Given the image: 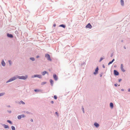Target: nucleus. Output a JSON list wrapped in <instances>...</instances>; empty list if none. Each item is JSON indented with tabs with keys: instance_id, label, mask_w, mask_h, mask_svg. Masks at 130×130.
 Returning <instances> with one entry per match:
<instances>
[{
	"instance_id": "nucleus-24",
	"label": "nucleus",
	"mask_w": 130,
	"mask_h": 130,
	"mask_svg": "<svg viewBox=\"0 0 130 130\" xmlns=\"http://www.w3.org/2000/svg\"><path fill=\"white\" fill-rule=\"evenodd\" d=\"M8 62L9 63L10 65H11L12 64V62L11 60H9Z\"/></svg>"
},
{
	"instance_id": "nucleus-37",
	"label": "nucleus",
	"mask_w": 130,
	"mask_h": 130,
	"mask_svg": "<svg viewBox=\"0 0 130 130\" xmlns=\"http://www.w3.org/2000/svg\"><path fill=\"white\" fill-rule=\"evenodd\" d=\"M122 80V79H119L118 82H120Z\"/></svg>"
},
{
	"instance_id": "nucleus-52",
	"label": "nucleus",
	"mask_w": 130,
	"mask_h": 130,
	"mask_svg": "<svg viewBox=\"0 0 130 130\" xmlns=\"http://www.w3.org/2000/svg\"><path fill=\"white\" fill-rule=\"evenodd\" d=\"M17 31H16L15 32V33H17Z\"/></svg>"
},
{
	"instance_id": "nucleus-3",
	"label": "nucleus",
	"mask_w": 130,
	"mask_h": 130,
	"mask_svg": "<svg viewBox=\"0 0 130 130\" xmlns=\"http://www.w3.org/2000/svg\"><path fill=\"white\" fill-rule=\"evenodd\" d=\"M31 77L32 78L37 77L40 78H42V76L41 75L36 74L32 76Z\"/></svg>"
},
{
	"instance_id": "nucleus-29",
	"label": "nucleus",
	"mask_w": 130,
	"mask_h": 130,
	"mask_svg": "<svg viewBox=\"0 0 130 130\" xmlns=\"http://www.w3.org/2000/svg\"><path fill=\"white\" fill-rule=\"evenodd\" d=\"M104 59V58H103V57H101L99 61V62H101L103 60V59Z\"/></svg>"
},
{
	"instance_id": "nucleus-38",
	"label": "nucleus",
	"mask_w": 130,
	"mask_h": 130,
	"mask_svg": "<svg viewBox=\"0 0 130 130\" xmlns=\"http://www.w3.org/2000/svg\"><path fill=\"white\" fill-rule=\"evenodd\" d=\"M51 104H53L54 103V101H51Z\"/></svg>"
},
{
	"instance_id": "nucleus-46",
	"label": "nucleus",
	"mask_w": 130,
	"mask_h": 130,
	"mask_svg": "<svg viewBox=\"0 0 130 130\" xmlns=\"http://www.w3.org/2000/svg\"><path fill=\"white\" fill-rule=\"evenodd\" d=\"M7 107H10V105H8L7 106Z\"/></svg>"
},
{
	"instance_id": "nucleus-20",
	"label": "nucleus",
	"mask_w": 130,
	"mask_h": 130,
	"mask_svg": "<svg viewBox=\"0 0 130 130\" xmlns=\"http://www.w3.org/2000/svg\"><path fill=\"white\" fill-rule=\"evenodd\" d=\"M20 103L21 104H25V103L24 102H23L22 101H21L20 102Z\"/></svg>"
},
{
	"instance_id": "nucleus-47",
	"label": "nucleus",
	"mask_w": 130,
	"mask_h": 130,
	"mask_svg": "<svg viewBox=\"0 0 130 130\" xmlns=\"http://www.w3.org/2000/svg\"><path fill=\"white\" fill-rule=\"evenodd\" d=\"M121 90L122 91H124V89H121Z\"/></svg>"
},
{
	"instance_id": "nucleus-33",
	"label": "nucleus",
	"mask_w": 130,
	"mask_h": 130,
	"mask_svg": "<svg viewBox=\"0 0 130 130\" xmlns=\"http://www.w3.org/2000/svg\"><path fill=\"white\" fill-rule=\"evenodd\" d=\"M55 113L57 116H59L58 114V113L57 112H55Z\"/></svg>"
},
{
	"instance_id": "nucleus-8",
	"label": "nucleus",
	"mask_w": 130,
	"mask_h": 130,
	"mask_svg": "<svg viewBox=\"0 0 130 130\" xmlns=\"http://www.w3.org/2000/svg\"><path fill=\"white\" fill-rule=\"evenodd\" d=\"M7 36L8 37L11 38H12L13 37L12 34H10L9 33H7Z\"/></svg>"
},
{
	"instance_id": "nucleus-50",
	"label": "nucleus",
	"mask_w": 130,
	"mask_h": 130,
	"mask_svg": "<svg viewBox=\"0 0 130 130\" xmlns=\"http://www.w3.org/2000/svg\"><path fill=\"white\" fill-rule=\"evenodd\" d=\"M123 40H122L121 41L122 42H123Z\"/></svg>"
},
{
	"instance_id": "nucleus-30",
	"label": "nucleus",
	"mask_w": 130,
	"mask_h": 130,
	"mask_svg": "<svg viewBox=\"0 0 130 130\" xmlns=\"http://www.w3.org/2000/svg\"><path fill=\"white\" fill-rule=\"evenodd\" d=\"M54 98L55 100H56L57 99V97L56 95H54Z\"/></svg>"
},
{
	"instance_id": "nucleus-6",
	"label": "nucleus",
	"mask_w": 130,
	"mask_h": 130,
	"mask_svg": "<svg viewBox=\"0 0 130 130\" xmlns=\"http://www.w3.org/2000/svg\"><path fill=\"white\" fill-rule=\"evenodd\" d=\"M53 77L55 80L57 81L58 80V77L56 74L55 73L53 74Z\"/></svg>"
},
{
	"instance_id": "nucleus-39",
	"label": "nucleus",
	"mask_w": 130,
	"mask_h": 130,
	"mask_svg": "<svg viewBox=\"0 0 130 130\" xmlns=\"http://www.w3.org/2000/svg\"><path fill=\"white\" fill-rule=\"evenodd\" d=\"M30 121L31 122H33V120L32 119H31L30 120Z\"/></svg>"
},
{
	"instance_id": "nucleus-15",
	"label": "nucleus",
	"mask_w": 130,
	"mask_h": 130,
	"mask_svg": "<svg viewBox=\"0 0 130 130\" xmlns=\"http://www.w3.org/2000/svg\"><path fill=\"white\" fill-rule=\"evenodd\" d=\"M50 82L51 84V85L52 86H53V80L52 79H50Z\"/></svg>"
},
{
	"instance_id": "nucleus-49",
	"label": "nucleus",
	"mask_w": 130,
	"mask_h": 130,
	"mask_svg": "<svg viewBox=\"0 0 130 130\" xmlns=\"http://www.w3.org/2000/svg\"><path fill=\"white\" fill-rule=\"evenodd\" d=\"M114 67H117V66H116V65H114Z\"/></svg>"
},
{
	"instance_id": "nucleus-21",
	"label": "nucleus",
	"mask_w": 130,
	"mask_h": 130,
	"mask_svg": "<svg viewBox=\"0 0 130 130\" xmlns=\"http://www.w3.org/2000/svg\"><path fill=\"white\" fill-rule=\"evenodd\" d=\"M20 115L21 116V118H24V117H26L25 115H24L22 114V115Z\"/></svg>"
},
{
	"instance_id": "nucleus-14",
	"label": "nucleus",
	"mask_w": 130,
	"mask_h": 130,
	"mask_svg": "<svg viewBox=\"0 0 130 130\" xmlns=\"http://www.w3.org/2000/svg\"><path fill=\"white\" fill-rule=\"evenodd\" d=\"M121 4V5L122 6H123L124 5V1L123 0H121L120 1Z\"/></svg>"
},
{
	"instance_id": "nucleus-25",
	"label": "nucleus",
	"mask_w": 130,
	"mask_h": 130,
	"mask_svg": "<svg viewBox=\"0 0 130 130\" xmlns=\"http://www.w3.org/2000/svg\"><path fill=\"white\" fill-rule=\"evenodd\" d=\"M5 94V93H0V96H3Z\"/></svg>"
},
{
	"instance_id": "nucleus-28",
	"label": "nucleus",
	"mask_w": 130,
	"mask_h": 130,
	"mask_svg": "<svg viewBox=\"0 0 130 130\" xmlns=\"http://www.w3.org/2000/svg\"><path fill=\"white\" fill-rule=\"evenodd\" d=\"M34 91L35 92H37L39 91V90L38 89H35L34 90Z\"/></svg>"
},
{
	"instance_id": "nucleus-26",
	"label": "nucleus",
	"mask_w": 130,
	"mask_h": 130,
	"mask_svg": "<svg viewBox=\"0 0 130 130\" xmlns=\"http://www.w3.org/2000/svg\"><path fill=\"white\" fill-rule=\"evenodd\" d=\"M46 82H43L41 83V85H44L46 83Z\"/></svg>"
},
{
	"instance_id": "nucleus-22",
	"label": "nucleus",
	"mask_w": 130,
	"mask_h": 130,
	"mask_svg": "<svg viewBox=\"0 0 130 130\" xmlns=\"http://www.w3.org/2000/svg\"><path fill=\"white\" fill-rule=\"evenodd\" d=\"M11 128L12 129V130H15V128L14 126H11Z\"/></svg>"
},
{
	"instance_id": "nucleus-48",
	"label": "nucleus",
	"mask_w": 130,
	"mask_h": 130,
	"mask_svg": "<svg viewBox=\"0 0 130 130\" xmlns=\"http://www.w3.org/2000/svg\"><path fill=\"white\" fill-rule=\"evenodd\" d=\"M124 49H125L126 48V47H125V46H124Z\"/></svg>"
},
{
	"instance_id": "nucleus-4",
	"label": "nucleus",
	"mask_w": 130,
	"mask_h": 130,
	"mask_svg": "<svg viewBox=\"0 0 130 130\" xmlns=\"http://www.w3.org/2000/svg\"><path fill=\"white\" fill-rule=\"evenodd\" d=\"M99 70V67L97 66L95 69V72L93 73V74L94 75H96L98 73V70Z\"/></svg>"
},
{
	"instance_id": "nucleus-43",
	"label": "nucleus",
	"mask_w": 130,
	"mask_h": 130,
	"mask_svg": "<svg viewBox=\"0 0 130 130\" xmlns=\"http://www.w3.org/2000/svg\"><path fill=\"white\" fill-rule=\"evenodd\" d=\"M39 55H37V56H36V58H39Z\"/></svg>"
},
{
	"instance_id": "nucleus-41",
	"label": "nucleus",
	"mask_w": 130,
	"mask_h": 130,
	"mask_svg": "<svg viewBox=\"0 0 130 130\" xmlns=\"http://www.w3.org/2000/svg\"><path fill=\"white\" fill-rule=\"evenodd\" d=\"M56 24H54L53 25V27H55V26H56Z\"/></svg>"
},
{
	"instance_id": "nucleus-51",
	"label": "nucleus",
	"mask_w": 130,
	"mask_h": 130,
	"mask_svg": "<svg viewBox=\"0 0 130 130\" xmlns=\"http://www.w3.org/2000/svg\"><path fill=\"white\" fill-rule=\"evenodd\" d=\"M17 31H16L15 32V33H17Z\"/></svg>"
},
{
	"instance_id": "nucleus-13",
	"label": "nucleus",
	"mask_w": 130,
	"mask_h": 130,
	"mask_svg": "<svg viewBox=\"0 0 130 130\" xmlns=\"http://www.w3.org/2000/svg\"><path fill=\"white\" fill-rule=\"evenodd\" d=\"M110 106L111 108H113V104L112 102H111L110 103Z\"/></svg>"
},
{
	"instance_id": "nucleus-45",
	"label": "nucleus",
	"mask_w": 130,
	"mask_h": 130,
	"mask_svg": "<svg viewBox=\"0 0 130 130\" xmlns=\"http://www.w3.org/2000/svg\"><path fill=\"white\" fill-rule=\"evenodd\" d=\"M128 92L130 91V88H128Z\"/></svg>"
},
{
	"instance_id": "nucleus-53",
	"label": "nucleus",
	"mask_w": 130,
	"mask_h": 130,
	"mask_svg": "<svg viewBox=\"0 0 130 130\" xmlns=\"http://www.w3.org/2000/svg\"><path fill=\"white\" fill-rule=\"evenodd\" d=\"M83 64H81V65H82Z\"/></svg>"
},
{
	"instance_id": "nucleus-42",
	"label": "nucleus",
	"mask_w": 130,
	"mask_h": 130,
	"mask_svg": "<svg viewBox=\"0 0 130 130\" xmlns=\"http://www.w3.org/2000/svg\"><path fill=\"white\" fill-rule=\"evenodd\" d=\"M102 67H103V68H105V66L104 65V64H103V65H102Z\"/></svg>"
},
{
	"instance_id": "nucleus-32",
	"label": "nucleus",
	"mask_w": 130,
	"mask_h": 130,
	"mask_svg": "<svg viewBox=\"0 0 130 130\" xmlns=\"http://www.w3.org/2000/svg\"><path fill=\"white\" fill-rule=\"evenodd\" d=\"M82 111L83 112V113H84L85 112H84V108L83 107L82 108Z\"/></svg>"
},
{
	"instance_id": "nucleus-7",
	"label": "nucleus",
	"mask_w": 130,
	"mask_h": 130,
	"mask_svg": "<svg viewBox=\"0 0 130 130\" xmlns=\"http://www.w3.org/2000/svg\"><path fill=\"white\" fill-rule=\"evenodd\" d=\"M92 26L90 23H88L86 26V28H89L91 29L92 28Z\"/></svg>"
},
{
	"instance_id": "nucleus-9",
	"label": "nucleus",
	"mask_w": 130,
	"mask_h": 130,
	"mask_svg": "<svg viewBox=\"0 0 130 130\" xmlns=\"http://www.w3.org/2000/svg\"><path fill=\"white\" fill-rule=\"evenodd\" d=\"M1 125L2 126H3L5 128H8V129L9 128V126L8 125H6L5 124H3L1 123Z\"/></svg>"
},
{
	"instance_id": "nucleus-27",
	"label": "nucleus",
	"mask_w": 130,
	"mask_h": 130,
	"mask_svg": "<svg viewBox=\"0 0 130 130\" xmlns=\"http://www.w3.org/2000/svg\"><path fill=\"white\" fill-rule=\"evenodd\" d=\"M26 113L27 114H32V113L31 112H29V111H26Z\"/></svg>"
},
{
	"instance_id": "nucleus-35",
	"label": "nucleus",
	"mask_w": 130,
	"mask_h": 130,
	"mask_svg": "<svg viewBox=\"0 0 130 130\" xmlns=\"http://www.w3.org/2000/svg\"><path fill=\"white\" fill-rule=\"evenodd\" d=\"M7 111L9 113H10L11 112V110H7Z\"/></svg>"
},
{
	"instance_id": "nucleus-18",
	"label": "nucleus",
	"mask_w": 130,
	"mask_h": 130,
	"mask_svg": "<svg viewBox=\"0 0 130 130\" xmlns=\"http://www.w3.org/2000/svg\"><path fill=\"white\" fill-rule=\"evenodd\" d=\"M7 122L8 123H9V124H12V122L10 120H7Z\"/></svg>"
},
{
	"instance_id": "nucleus-34",
	"label": "nucleus",
	"mask_w": 130,
	"mask_h": 130,
	"mask_svg": "<svg viewBox=\"0 0 130 130\" xmlns=\"http://www.w3.org/2000/svg\"><path fill=\"white\" fill-rule=\"evenodd\" d=\"M114 86L115 87H117L118 85V84L117 83H116L114 84Z\"/></svg>"
},
{
	"instance_id": "nucleus-44",
	"label": "nucleus",
	"mask_w": 130,
	"mask_h": 130,
	"mask_svg": "<svg viewBox=\"0 0 130 130\" xmlns=\"http://www.w3.org/2000/svg\"><path fill=\"white\" fill-rule=\"evenodd\" d=\"M114 61H115V59H113L111 61H112V62H113Z\"/></svg>"
},
{
	"instance_id": "nucleus-2",
	"label": "nucleus",
	"mask_w": 130,
	"mask_h": 130,
	"mask_svg": "<svg viewBox=\"0 0 130 130\" xmlns=\"http://www.w3.org/2000/svg\"><path fill=\"white\" fill-rule=\"evenodd\" d=\"M45 57L47 59L50 61H51L52 59L50 58V55L48 54H46L45 55Z\"/></svg>"
},
{
	"instance_id": "nucleus-11",
	"label": "nucleus",
	"mask_w": 130,
	"mask_h": 130,
	"mask_svg": "<svg viewBox=\"0 0 130 130\" xmlns=\"http://www.w3.org/2000/svg\"><path fill=\"white\" fill-rule=\"evenodd\" d=\"M123 67V64H121V70L122 71H123V72H124L125 71V70L124 69Z\"/></svg>"
},
{
	"instance_id": "nucleus-31",
	"label": "nucleus",
	"mask_w": 130,
	"mask_h": 130,
	"mask_svg": "<svg viewBox=\"0 0 130 130\" xmlns=\"http://www.w3.org/2000/svg\"><path fill=\"white\" fill-rule=\"evenodd\" d=\"M113 63V62H112V61H110V62H109L108 63V65H109L110 64H112V63Z\"/></svg>"
},
{
	"instance_id": "nucleus-17",
	"label": "nucleus",
	"mask_w": 130,
	"mask_h": 130,
	"mask_svg": "<svg viewBox=\"0 0 130 130\" xmlns=\"http://www.w3.org/2000/svg\"><path fill=\"white\" fill-rule=\"evenodd\" d=\"M59 27H63V28H64L66 27V26L64 24H61V25H59Z\"/></svg>"
},
{
	"instance_id": "nucleus-10",
	"label": "nucleus",
	"mask_w": 130,
	"mask_h": 130,
	"mask_svg": "<svg viewBox=\"0 0 130 130\" xmlns=\"http://www.w3.org/2000/svg\"><path fill=\"white\" fill-rule=\"evenodd\" d=\"M1 64L2 65L3 67H4L6 65V63L4 62L3 59L2 60L1 62Z\"/></svg>"
},
{
	"instance_id": "nucleus-40",
	"label": "nucleus",
	"mask_w": 130,
	"mask_h": 130,
	"mask_svg": "<svg viewBox=\"0 0 130 130\" xmlns=\"http://www.w3.org/2000/svg\"><path fill=\"white\" fill-rule=\"evenodd\" d=\"M102 73H101V74H100V77H101L102 76Z\"/></svg>"
},
{
	"instance_id": "nucleus-16",
	"label": "nucleus",
	"mask_w": 130,
	"mask_h": 130,
	"mask_svg": "<svg viewBox=\"0 0 130 130\" xmlns=\"http://www.w3.org/2000/svg\"><path fill=\"white\" fill-rule=\"evenodd\" d=\"M48 74V73L46 71H44L42 73V74L43 75H44L45 74Z\"/></svg>"
},
{
	"instance_id": "nucleus-19",
	"label": "nucleus",
	"mask_w": 130,
	"mask_h": 130,
	"mask_svg": "<svg viewBox=\"0 0 130 130\" xmlns=\"http://www.w3.org/2000/svg\"><path fill=\"white\" fill-rule=\"evenodd\" d=\"M30 59L33 61H34L35 60V58L34 57H30Z\"/></svg>"
},
{
	"instance_id": "nucleus-1",
	"label": "nucleus",
	"mask_w": 130,
	"mask_h": 130,
	"mask_svg": "<svg viewBox=\"0 0 130 130\" xmlns=\"http://www.w3.org/2000/svg\"><path fill=\"white\" fill-rule=\"evenodd\" d=\"M27 77L28 76L27 75H26L25 76H14L9 79L6 82V83H7L9 82L13 81L15 80L17 78L25 80Z\"/></svg>"
},
{
	"instance_id": "nucleus-23",
	"label": "nucleus",
	"mask_w": 130,
	"mask_h": 130,
	"mask_svg": "<svg viewBox=\"0 0 130 130\" xmlns=\"http://www.w3.org/2000/svg\"><path fill=\"white\" fill-rule=\"evenodd\" d=\"M17 118L18 119H19V120L21 118L20 115H19L18 116H17Z\"/></svg>"
},
{
	"instance_id": "nucleus-36",
	"label": "nucleus",
	"mask_w": 130,
	"mask_h": 130,
	"mask_svg": "<svg viewBox=\"0 0 130 130\" xmlns=\"http://www.w3.org/2000/svg\"><path fill=\"white\" fill-rule=\"evenodd\" d=\"M113 53H112L111 54L110 57H112L113 56Z\"/></svg>"
},
{
	"instance_id": "nucleus-12",
	"label": "nucleus",
	"mask_w": 130,
	"mask_h": 130,
	"mask_svg": "<svg viewBox=\"0 0 130 130\" xmlns=\"http://www.w3.org/2000/svg\"><path fill=\"white\" fill-rule=\"evenodd\" d=\"M94 126L96 128H98L99 126V124L98 123L95 122L94 123Z\"/></svg>"
},
{
	"instance_id": "nucleus-5",
	"label": "nucleus",
	"mask_w": 130,
	"mask_h": 130,
	"mask_svg": "<svg viewBox=\"0 0 130 130\" xmlns=\"http://www.w3.org/2000/svg\"><path fill=\"white\" fill-rule=\"evenodd\" d=\"M114 74L115 76H118L119 74V72L116 70H114L113 71Z\"/></svg>"
}]
</instances>
